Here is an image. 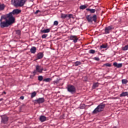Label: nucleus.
Returning <instances> with one entry per match:
<instances>
[{
    "instance_id": "obj_1",
    "label": "nucleus",
    "mask_w": 128,
    "mask_h": 128,
    "mask_svg": "<svg viewBox=\"0 0 128 128\" xmlns=\"http://www.w3.org/2000/svg\"><path fill=\"white\" fill-rule=\"evenodd\" d=\"M14 22L7 14L6 16H2L0 18V26L2 28H8L10 24H12Z\"/></svg>"
},
{
    "instance_id": "obj_2",
    "label": "nucleus",
    "mask_w": 128,
    "mask_h": 128,
    "mask_svg": "<svg viewBox=\"0 0 128 128\" xmlns=\"http://www.w3.org/2000/svg\"><path fill=\"white\" fill-rule=\"evenodd\" d=\"M26 2V0H11V4L16 8L24 6Z\"/></svg>"
},
{
    "instance_id": "obj_3",
    "label": "nucleus",
    "mask_w": 128,
    "mask_h": 128,
    "mask_svg": "<svg viewBox=\"0 0 128 128\" xmlns=\"http://www.w3.org/2000/svg\"><path fill=\"white\" fill-rule=\"evenodd\" d=\"M106 106V104H104L102 103L99 104L92 112L93 114H98V112H102L104 110V108Z\"/></svg>"
},
{
    "instance_id": "obj_4",
    "label": "nucleus",
    "mask_w": 128,
    "mask_h": 128,
    "mask_svg": "<svg viewBox=\"0 0 128 128\" xmlns=\"http://www.w3.org/2000/svg\"><path fill=\"white\" fill-rule=\"evenodd\" d=\"M20 12H22V10L20 9H14L12 10V12L7 14L10 17V18H11V20H12L14 22L16 18H14V14H20Z\"/></svg>"
},
{
    "instance_id": "obj_5",
    "label": "nucleus",
    "mask_w": 128,
    "mask_h": 128,
    "mask_svg": "<svg viewBox=\"0 0 128 128\" xmlns=\"http://www.w3.org/2000/svg\"><path fill=\"white\" fill-rule=\"evenodd\" d=\"M86 18L88 22H96V15L94 14L92 16L91 15H88L86 16Z\"/></svg>"
},
{
    "instance_id": "obj_6",
    "label": "nucleus",
    "mask_w": 128,
    "mask_h": 128,
    "mask_svg": "<svg viewBox=\"0 0 128 128\" xmlns=\"http://www.w3.org/2000/svg\"><path fill=\"white\" fill-rule=\"evenodd\" d=\"M68 92L72 94H76V87L72 85H68L67 87Z\"/></svg>"
},
{
    "instance_id": "obj_7",
    "label": "nucleus",
    "mask_w": 128,
    "mask_h": 128,
    "mask_svg": "<svg viewBox=\"0 0 128 128\" xmlns=\"http://www.w3.org/2000/svg\"><path fill=\"white\" fill-rule=\"evenodd\" d=\"M43 70L44 68L38 65L36 66V70L33 72V74H34V76H36V72H40V74H42Z\"/></svg>"
},
{
    "instance_id": "obj_8",
    "label": "nucleus",
    "mask_w": 128,
    "mask_h": 128,
    "mask_svg": "<svg viewBox=\"0 0 128 128\" xmlns=\"http://www.w3.org/2000/svg\"><path fill=\"white\" fill-rule=\"evenodd\" d=\"M114 29V27L112 26H110L105 28L104 32L106 34H108L110 32V30Z\"/></svg>"
},
{
    "instance_id": "obj_9",
    "label": "nucleus",
    "mask_w": 128,
    "mask_h": 128,
    "mask_svg": "<svg viewBox=\"0 0 128 128\" xmlns=\"http://www.w3.org/2000/svg\"><path fill=\"white\" fill-rule=\"evenodd\" d=\"M69 38L70 40H73V42H74V44L78 42V38L76 36L71 35Z\"/></svg>"
},
{
    "instance_id": "obj_10",
    "label": "nucleus",
    "mask_w": 128,
    "mask_h": 128,
    "mask_svg": "<svg viewBox=\"0 0 128 128\" xmlns=\"http://www.w3.org/2000/svg\"><path fill=\"white\" fill-rule=\"evenodd\" d=\"M8 120V118L6 116H3L2 117L1 122L2 124H7Z\"/></svg>"
},
{
    "instance_id": "obj_11",
    "label": "nucleus",
    "mask_w": 128,
    "mask_h": 128,
    "mask_svg": "<svg viewBox=\"0 0 128 128\" xmlns=\"http://www.w3.org/2000/svg\"><path fill=\"white\" fill-rule=\"evenodd\" d=\"M35 102H36L37 104H42L43 102H44V98H38V99L35 100Z\"/></svg>"
},
{
    "instance_id": "obj_12",
    "label": "nucleus",
    "mask_w": 128,
    "mask_h": 128,
    "mask_svg": "<svg viewBox=\"0 0 128 128\" xmlns=\"http://www.w3.org/2000/svg\"><path fill=\"white\" fill-rule=\"evenodd\" d=\"M44 58V53L40 52L37 54L36 60H40Z\"/></svg>"
},
{
    "instance_id": "obj_13",
    "label": "nucleus",
    "mask_w": 128,
    "mask_h": 128,
    "mask_svg": "<svg viewBox=\"0 0 128 128\" xmlns=\"http://www.w3.org/2000/svg\"><path fill=\"white\" fill-rule=\"evenodd\" d=\"M113 65L115 68H122V64H118V62H114Z\"/></svg>"
},
{
    "instance_id": "obj_14",
    "label": "nucleus",
    "mask_w": 128,
    "mask_h": 128,
    "mask_svg": "<svg viewBox=\"0 0 128 128\" xmlns=\"http://www.w3.org/2000/svg\"><path fill=\"white\" fill-rule=\"evenodd\" d=\"M40 120L42 122H46V117L44 116H41L40 118Z\"/></svg>"
},
{
    "instance_id": "obj_15",
    "label": "nucleus",
    "mask_w": 128,
    "mask_h": 128,
    "mask_svg": "<svg viewBox=\"0 0 128 128\" xmlns=\"http://www.w3.org/2000/svg\"><path fill=\"white\" fill-rule=\"evenodd\" d=\"M30 52L31 54H36V46H32L30 50Z\"/></svg>"
},
{
    "instance_id": "obj_16",
    "label": "nucleus",
    "mask_w": 128,
    "mask_h": 128,
    "mask_svg": "<svg viewBox=\"0 0 128 128\" xmlns=\"http://www.w3.org/2000/svg\"><path fill=\"white\" fill-rule=\"evenodd\" d=\"M50 32V28H47L44 30H41V32L42 34H48Z\"/></svg>"
},
{
    "instance_id": "obj_17",
    "label": "nucleus",
    "mask_w": 128,
    "mask_h": 128,
    "mask_svg": "<svg viewBox=\"0 0 128 128\" xmlns=\"http://www.w3.org/2000/svg\"><path fill=\"white\" fill-rule=\"evenodd\" d=\"M4 8H6V5L4 4L0 3V12L4 10Z\"/></svg>"
},
{
    "instance_id": "obj_18",
    "label": "nucleus",
    "mask_w": 128,
    "mask_h": 128,
    "mask_svg": "<svg viewBox=\"0 0 128 128\" xmlns=\"http://www.w3.org/2000/svg\"><path fill=\"white\" fill-rule=\"evenodd\" d=\"M86 10H88V12H90L91 14H94L96 12V9H92V8H86Z\"/></svg>"
},
{
    "instance_id": "obj_19",
    "label": "nucleus",
    "mask_w": 128,
    "mask_h": 128,
    "mask_svg": "<svg viewBox=\"0 0 128 128\" xmlns=\"http://www.w3.org/2000/svg\"><path fill=\"white\" fill-rule=\"evenodd\" d=\"M120 96H128V92H122L120 94Z\"/></svg>"
},
{
    "instance_id": "obj_20",
    "label": "nucleus",
    "mask_w": 128,
    "mask_h": 128,
    "mask_svg": "<svg viewBox=\"0 0 128 128\" xmlns=\"http://www.w3.org/2000/svg\"><path fill=\"white\" fill-rule=\"evenodd\" d=\"M70 18H74L72 14H67V20H70Z\"/></svg>"
},
{
    "instance_id": "obj_21",
    "label": "nucleus",
    "mask_w": 128,
    "mask_h": 128,
    "mask_svg": "<svg viewBox=\"0 0 128 128\" xmlns=\"http://www.w3.org/2000/svg\"><path fill=\"white\" fill-rule=\"evenodd\" d=\"M52 80V78H46L43 80V82H50Z\"/></svg>"
},
{
    "instance_id": "obj_22",
    "label": "nucleus",
    "mask_w": 128,
    "mask_h": 128,
    "mask_svg": "<svg viewBox=\"0 0 128 128\" xmlns=\"http://www.w3.org/2000/svg\"><path fill=\"white\" fill-rule=\"evenodd\" d=\"M74 64L75 66H78L82 64V62L80 61H76L74 62Z\"/></svg>"
},
{
    "instance_id": "obj_23",
    "label": "nucleus",
    "mask_w": 128,
    "mask_h": 128,
    "mask_svg": "<svg viewBox=\"0 0 128 128\" xmlns=\"http://www.w3.org/2000/svg\"><path fill=\"white\" fill-rule=\"evenodd\" d=\"M36 96V92H34L31 94V98H34Z\"/></svg>"
},
{
    "instance_id": "obj_24",
    "label": "nucleus",
    "mask_w": 128,
    "mask_h": 128,
    "mask_svg": "<svg viewBox=\"0 0 128 128\" xmlns=\"http://www.w3.org/2000/svg\"><path fill=\"white\" fill-rule=\"evenodd\" d=\"M108 48V45L106 44H102L100 46V50H102V48Z\"/></svg>"
},
{
    "instance_id": "obj_25",
    "label": "nucleus",
    "mask_w": 128,
    "mask_h": 128,
    "mask_svg": "<svg viewBox=\"0 0 128 128\" xmlns=\"http://www.w3.org/2000/svg\"><path fill=\"white\" fill-rule=\"evenodd\" d=\"M80 10H86V5H82L80 7Z\"/></svg>"
},
{
    "instance_id": "obj_26",
    "label": "nucleus",
    "mask_w": 128,
    "mask_h": 128,
    "mask_svg": "<svg viewBox=\"0 0 128 128\" xmlns=\"http://www.w3.org/2000/svg\"><path fill=\"white\" fill-rule=\"evenodd\" d=\"M68 14H61V18H67Z\"/></svg>"
},
{
    "instance_id": "obj_27",
    "label": "nucleus",
    "mask_w": 128,
    "mask_h": 128,
    "mask_svg": "<svg viewBox=\"0 0 128 128\" xmlns=\"http://www.w3.org/2000/svg\"><path fill=\"white\" fill-rule=\"evenodd\" d=\"M43 80H44V77L42 76H38V80L40 82H42Z\"/></svg>"
},
{
    "instance_id": "obj_28",
    "label": "nucleus",
    "mask_w": 128,
    "mask_h": 128,
    "mask_svg": "<svg viewBox=\"0 0 128 128\" xmlns=\"http://www.w3.org/2000/svg\"><path fill=\"white\" fill-rule=\"evenodd\" d=\"M122 84H128V80L126 79L122 80Z\"/></svg>"
},
{
    "instance_id": "obj_29",
    "label": "nucleus",
    "mask_w": 128,
    "mask_h": 128,
    "mask_svg": "<svg viewBox=\"0 0 128 128\" xmlns=\"http://www.w3.org/2000/svg\"><path fill=\"white\" fill-rule=\"evenodd\" d=\"M98 83H95L93 84L92 88H98Z\"/></svg>"
},
{
    "instance_id": "obj_30",
    "label": "nucleus",
    "mask_w": 128,
    "mask_h": 128,
    "mask_svg": "<svg viewBox=\"0 0 128 128\" xmlns=\"http://www.w3.org/2000/svg\"><path fill=\"white\" fill-rule=\"evenodd\" d=\"M88 52L90 54H94L96 53V50H90Z\"/></svg>"
},
{
    "instance_id": "obj_31",
    "label": "nucleus",
    "mask_w": 128,
    "mask_h": 128,
    "mask_svg": "<svg viewBox=\"0 0 128 128\" xmlns=\"http://www.w3.org/2000/svg\"><path fill=\"white\" fill-rule=\"evenodd\" d=\"M104 66H108V67H110L112 66V64H110V63H107V64H104Z\"/></svg>"
},
{
    "instance_id": "obj_32",
    "label": "nucleus",
    "mask_w": 128,
    "mask_h": 128,
    "mask_svg": "<svg viewBox=\"0 0 128 128\" xmlns=\"http://www.w3.org/2000/svg\"><path fill=\"white\" fill-rule=\"evenodd\" d=\"M128 50V44L122 48L123 50Z\"/></svg>"
},
{
    "instance_id": "obj_33",
    "label": "nucleus",
    "mask_w": 128,
    "mask_h": 128,
    "mask_svg": "<svg viewBox=\"0 0 128 128\" xmlns=\"http://www.w3.org/2000/svg\"><path fill=\"white\" fill-rule=\"evenodd\" d=\"M16 34L18 36H20V30H16Z\"/></svg>"
},
{
    "instance_id": "obj_34",
    "label": "nucleus",
    "mask_w": 128,
    "mask_h": 128,
    "mask_svg": "<svg viewBox=\"0 0 128 128\" xmlns=\"http://www.w3.org/2000/svg\"><path fill=\"white\" fill-rule=\"evenodd\" d=\"M46 36H48V34H44L42 35V38H46Z\"/></svg>"
},
{
    "instance_id": "obj_35",
    "label": "nucleus",
    "mask_w": 128,
    "mask_h": 128,
    "mask_svg": "<svg viewBox=\"0 0 128 128\" xmlns=\"http://www.w3.org/2000/svg\"><path fill=\"white\" fill-rule=\"evenodd\" d=\"M93 60H97V62H98L100 60V58L98 57H94Z\"/></svg>"
},
{
    "instance_id": "obj_36",
    "label": "nucleus",
    "mask_w": 128,
    "mask_h": 128,
    "mask_svg": "<svg viewBox=\"0 0 128 128\" xmlns=\"http://www.w3.org/2000/svg\"><path fill=\"white\" fill-rule=\"evenodd\" d=\"M58 21H54V26H58Z\"/></svg>"
},
{
    "instance_id": "obj_37",
    "label": "nucleus",
    "mask_w": 128,
    "mask_h": 128,
    "mask_svg": "<svg viewBox=\"0 0 128 128\" xmlns=\"http://www.w3.org/2000/svg\"><path fill=\"white\" fill-rule=\"evenodd\" d=\"M53 84H58V80H55L53 82Z\"/></svg>"
},
{
    "instance_id": "obj_38",
    "label": "nucleus",
    "mask_w": 128,
    "mask_h": 128,
    "mask_svg": "<svg viewBox=\"0 0 128 128\" xmlns=\"http://www.w3.org/2000/svg\"><path fill=\"white\" fill-rule=\"evenodd\" d=\"M38 12H41L40 10H37L36 12H34V14H38Z\"/></svg>"
},
{
    "instance_id": "obj_39",
    "label": "nucleus",
    "mask_w": 128,
    "mask_h": 128,
    "mask_svg": "<svg viewBox=\"0 0 128 128\" xmlns=\"http://www.w3.org/2000/svg\"><path fill=\"white\" fill-rule=\"evenodd\" d=\"M20 100H24V96H21L20 97Z\"/></svg>"
},
{
    "instance_id": "obj_40",
    "label": "nucleus",
    "mask_w": 128,
    "mask_h": 128,
    "mask_svg": "<svg viewBox=\"0 0 128 128\" xmlns=\"http://www.w3.org/2000/svg\"><path fill=\"white\" fill-rule=\"evenodd\" d=\"M2 100H4V98H0V102H2Z\"/></svg>"
},
{
    "instance_id": "obj_41",
    "label": "nucleus",
    "mask_w": 128,
    "mask_h": 128,
    "mask_svg": "<svg viewBox=\"0 0 128 128\" xmlns=\"http://www.w3.org/2000/svg\"><path fill=\"white\" fill-rule=\"evenodd\" d=\"M3 94H6V92H4Z\"/></svg>"
}]
</instances>
